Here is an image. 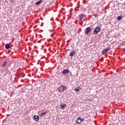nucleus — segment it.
<instances>
[{
    "instance_id": "f257e3e1",
    "label": "nucleus",
    "mask_w": 125,
    "mask_h": 125,
    "mask_svg": "<svg viewBox=\"0 0 125 125\" xmlns=\"http://www.w3.org/2000/svg\"><path fill=\"white\" fill-rule=\"evenodd\" d=\"M66 89V86L62 85L59 87L58 90L60 92H64Z\"/></svg>"
},
{
    "instance_id": "f03ea898",
    "label": "nucleus",
    "mask_w": 125,
    "mask_h": 125,
    "mask_svg": "<svg viewBox=\"0 0 125 125\" xmlns=\"http://www.w3.org/2000/svg\"><path fill=\"white\" fill-rule=\"evenodd\" d=\"M100 31H101V28L99 27H97L94 29V34H97L100 32Z\"/></svg>"
},
{
    "instance_id": "7ed1b4c3",
    "label": "nucleus",
    "mask_w": 125,
    "mask_h": 125,
    "mask_svg": "<svg viewBox=\"0 0 125 125\" xmlns=\"http://www.w3.org/2000/svg\"><path fill=\"white\" fill-rule=\"evenodd\" d=\"M76 53H77V51H75V50L71 51L69 54V56H70V57H73V56H75V55H76Z\"/></svg>"
},
{
    "instance_id": "20e7f679",
    "label": "nucleus",
    "mask_w": 125,
    "mask_h": 125,
    "mask_svg": "<svg viewBox=\"0 0 125 125\" xmlns=\"http://www.w3.org/2000/svg\"><path fill=\"white\" fill-rule=\"evenodd\" d=\"M70 73V70L68 69H64L62 72V73L63 75H67V74Z\"/></svg>"
},
{
    "instance_id": "39448f33",
    "label": "nucleus",
    "mask_w": 125,
    "mask_h": 125,
    "mask_svg": "<svg viewBox=\"0 0 125 125\" xmlns=\"http://www.w3.org/2000/svg\"><path fill=\"white\" fill-rule=\"evenodd\" d=\"M59 107L60 109H62V110H63V109H65V108L67 107V104H62L59 105Z\"/></svg>"
},
{
    "instance_id": "423d86ee",
    "label": "nucleus",
    "mask_w": 125,
    "mask_h": 125,
    "mask_svg": "<svg viewBox=\"0 0 125 125\" xmlns=\"http://www.w3.org/2000/svg\"><path fill=\"white\" fill-rule=\"evenodd\" d=\"M110 50V47H107V48L104 49V50L102 51V54H105L106 52H108Z\"/></svg>"
},
{
    "instance_id": "0eeeda50",
    "label": "nucleus",
    "mask_w": 125,
    "mask_h": 125,
    "mask_svg": "<svg viewBox=\"0 0 125 125\" xmlns=\"http://www.w3.org/2000/svg\"><path fill=\"white\" fill-rule=\"evenodd\" d=\"M91 30V28H90V27H87L84 31V33L86 34H88L89 32H90Z\"/></svg>"
},
{
    "instance_id": "6e6552de",
    "label": "nucleus",
    "mask_w": 125,
    "mask_h": 125,
    "mask_svg": "<svg viewBox=\"0 0 125 125\" xmlns=\"http://www.w3.org/2000/svg\"><path fill=\"white\" fill-rule=\"evenodd\" d=\"M33 119L34 121H36V122H38V121H39V120H40V117H39V116L34 115L33 117Z\"/></svg>"
},
{
    "instance_id": "1a4fd4ad",
    "label": "nucleus",
    "mask_w": 125,
    "mask_h": 125,
    "mask_svg": "<svg viewBox=\"0 0 125 125\" xmlns=\"http://www.w3.org/2000/svg\"><path fill=\"white\" fill-rule=\"evenodd\" d=\"M6 64H7V62L6 61H4L1 65V68H4V67L6 66Z\"/></svg>"
},
{
    "instance_id": "9d476101",
    "label": "nucleus",
    "mask_w": 125,
    "mask_h": 125,
    "mask_svg": "<svg viewBox=\"0 0 125 125\" xmlns=\"http://www.w3.org/2000/svg\"><path fill=\"white\" fill-rule=\"evenodd\" d=\"M17 76L19 78H22V77H24L25 76V74H24V73H20V74H18L17 75Z\"/></svg>"
},
{
    "instance_id": "9b49d317",
    "label": "nucleus",
    "mask_w": 125,
    "mask_h": 125,
    "mask_svg": "<svg viewBox=\"0 0 125 125\" xmlns=\"http://www.w3.org/2000/svg\"><path fill=\"white\" fill-rule=\"evenodd\" d=\"M46 114H47V111H45V112L40 113V116L42 117H44V116H45V115H46Z\"/></svg>"
},
{
    "instance_id": "f8f14e48",
    "label": "nucleus",
    "mask_w": 125,
    "mask_h": 125,
    "mask_svg": "<svg viewBox=\"0 0 125 125\" xmlns=\"http://www.w3.org/2000/svg\"><path fill=\"white\" fill-rule=\"evenodd\" d=\"M83 17H84V15L82 14L81 15H80V16L79 17V20L80 21L83 20Z\"/></svg>"
},
{
    "instance_id": "ddd939ff",
    "label": "nucleus",
    "mask_w": 125,
    "mask_h": 125,
    "mask_svg": "<svg viewBox=\"0 0 125 125\" xmlns=\"http://www.w3.org/2000/svg\"><path fill=\"white\" fill-rule=\"evenodd\" d=\"M5 48L6 49H9L10 48V46L9 45V44H6L5 45Z\"/></svg>"
},
{
    "instance_id": "4468645a",
    "label": "nucleus",
    "mask_w": 125,
    "mask_h": 125,
    "mask_svg": "<svg viewBox=\"0 0 125 125\" xmlns=\"http://www.w3.org/2000/svg\"><path fill=\"white\" fill-rule=\"evenodd\" d=\"M76 122L77 124H81L82 123V121L81 120V118H77Z\"/></svg>"
},
{
    "instance_id": "2eb2a0df",
    "label": "nucleus",
    "mask_w": 125,
    "mask_h": 125,
    "mask_svg": "<svg viewBox=\"0 0 125 125\" xmlns=\"http://www.w3.org/2000/svg\"><path fill=\"white\" fill-rule=\"evenodd\" d=\"M42 0H39V1H38V2H37L36 3V5H39V4H40V3H42Z\"/></svg>"
},
{
    "instance_id": "dca6fc26",
    "label": "nucleus",
    "mask_w": 125,
    "mask_h": 125,
    "mask_svg": "<svg viewBox=\"0 0 125 125\" xmlns=\"http://www.w3.org/2000/svg\"><path fill=\"white\" fill-rule=\"evenodd\" d=\"M75 91H76V92H79L80 90V87H76V89H74Z\"/></svg>"
},
{
    "instance_id": "f3484780",
    "label": "nucleus",
    "mask_w": 125,
    "mask_h": 125,
    "mask_svg": "<svg viewBox=\"0 0 125 125\" xmlns=\"http://www.w3.org/2000/svg\"><path fill=\"white\" fill-rule=\"evenodd\" d=\"M121 19H122V17H121L120 16H118L117 18V20H121Z\"/></svg>"
},
{
    "instance_id": "a211bd4d",
    "label": "nucleus",
    "mask_w": 125,
    "mask_h": 125,
    "mask_svg": "<svg viewBox=\"0 0 125 125\" xmlns=\"http://www.w3.org/2000/svg\"><path fill=\"white\" fill-rule=\"evenodd\" d=\"M81 122H83V121H84V119H82V118H81Z\"/></svg>"
},
{
    "instance_id": "6ab92c4d",
    "label": "nucleus",
    "mask_w": 125,
    "mask_h": 125,
    "mask_svg": "<svg viewBox=\"0 0 125 125\" xmlns=\"http://www.w3.org/2000/svg\"><path fill=\"white\" fill-rule=\"evenodd\" d=\"M5 121H6V119H4L2 121V123H5Z\"/></svg>"
},
{
    "instance_id": "aec40b11",
    "label": "nucleus",
    "mask_w": 125,
    "mask_h": 125,
    "mask_svg": "<svg viewBox=\"0 0 125 125\" xmlns=\"http://www.w3.org/2000/svg\"><path fill=\"white\" fill-rule=\"evenodd\" d=\"M54 35V33H52V34L51 35V37H53Z\"/></svg>"
},
{
    "instance_id": "412c9836",
    "label": "nucleus",
    "mask_w": 125,
    "mask_h": 125,
    "mask_svg": "<svg viewBox=\"0 0 125 125\" xmlns=\"http://www.w3.org/2000/svg\"><path fill=\"white\" fill-rule=\"evenodd\" d=\"M69 73H70V75H72V72H69Z\"/></svg>"
},
{
    "instance_id": "4be33fe9",
    "label": "nucleus",
    "mask_w": 125,
    "mask_h": 125,
    "mask_svg": "<svg viewBox=\"0 0 125 125\" xmlns=\"http://www.w3.org/2000/svg\"><path fill=\"white\" fill-rule=\"evenodd\" d=\"M121 0V1H123V0Z\"/></svg>"
}]
</instances>
